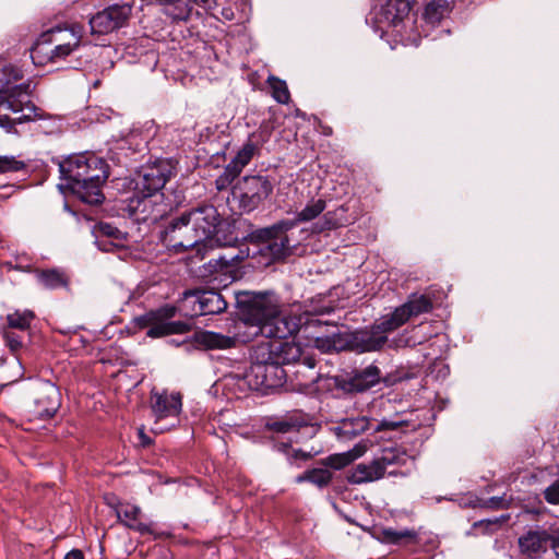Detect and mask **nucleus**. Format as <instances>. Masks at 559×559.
<instances>
[{
  "instance_id": "f257e3e1",
  "label": "nucleus",
  "mask_w": 559,
  "mask_h": 559,
  "mask_svg": "<svg viewBox=\"0 0 559 559\" xmlns=\"http://www.w3.org/2000/svg\"><path fill=\"white\" fill-rule=\"evenodd\" d=\"M242 307V318L236 324L237 332L224 335L203 331L197 336L198 342L210 349L231 348L237 342L247 343L254 336L284 340L300 329L309 316L329 313L332 306L321 297L312 298L307 304L295 302L286 310L273 293L243 292L238 296Z\"/></svg>"
},
{
  "instance_id": "f03ea898",
  "label": "nucleus",
  "mask_w": 559,
  "mask_h": 559,
  "mask_svg": "<svg viewBox=\"0 0 559 559\" xmlns=\"http://www.w3.org/2000/svg\"><path fill=\"white\" fill-rule=\"evenodd\" d=\"M432 309L431 300L425 295H412L408 300L392 312L382 316L368 330L357 331L353 335V346L359 353L376 352L385 346L391 349L411 347L421 343L416 335V328L404 330L401 334L389 338L388 335L412 318L427 313Z\"/></svg>"
},
{
  "instance_id": "7ed1b4c3",
  "label": "nucleus",
  "mask_w": 559,
  "mask_h": 559,
  "mask_svg": "<svg viewBox=\"0 0 559 559\" xmlns=\"http://www.w3.org/2000/svg\"><path fill=\"white\" fill-rule=\"evenodd\" d=\"M59 169L67 188L81 201L102 203V186L108 177V166L103 158L88 153L74 154L63 159Z\"/></svg>"
},
{
  "instance_id": "20e7f679",
  "label": "nucleus",
  "mask_w": 559,
  "mask_h": 559,
  "mask_svg": "<svg viewBox=\"0 0 559 559\" xmlns=\"http://www.w3.org/2000/svg\"><path fill=\"white\" fill-rule=\"evenodd\" d=\"M326 202L323 199H311L302 210L296 212L293 219H282L270 227L258 230L257 238L263 242L261 251L273 260H280L292 252L287 231L299 223L311 222L324 212Z\"/></svg>"
},
{
  "instance_id": "39448f33",
  "label": "nucleus",
  "mask_w": 559,
  "mask_h": 559,
  "mask_svg": "<svg viewBox=\"0 0 559 559\" xmlns=\"http://www.w3.org/2000/svg\"><path fill=\"white\" fill-rule=\"evenodd\" d=\"M251 366L245 374L249 386L253 390L267 391L281 388L286 372L276 360L271 343H260L251 353Z\"/></svg>"
},
{
  "instance_id": "423d86ee",
  "label": "nucleus",
  "mask_w": 559,
  "mask_h": 559,
  "mask_svg": "<svg viewBox=\"0 0 559 559\" xmlns=\"http://www.w3.org/2000/svg\"><path fill=\"white\" fill-rule=\"evenodd\" d=\"M412 457L397 447L384 448L369 463H359L353 467L347 476V480L354 485L372 483L381 479L389 467L406 465Z\"/></svg>"
},
{
  "instance_id": "0eeeda50",
  "label": "nucleus",
  "mask_w": 559,
  "mask_h": 559,
  "mask_svg": "<svg viewBox=\"0 0 559 559\" xmlns=\"http://www.w3.org/2000/svg\"><path fill=\"white\" fill-rule=\"evenodd\" d=\"M520 554L527 559L542 558L549 548L559 557V525L535 526L518 538Z\"/></svg>"
},
{
  "instance_id": "6e6552de",
  "label": "nucleus",
  "mask_w": 559,
  "mask_h": 559,
  "mask_svg": "<svg viewBox=\"0 0 559 559\" xmlns=\"http://www.w3.org/2000/svg\"><path fill=\"white\" fill-rule=\"evenodd\" d=\"M191 222H187V213L174 219L163 231V243L176 251L193 248L201 259L204 258L206 243L197 234Z\"/></svg>"
},
{
  "instance_id": "1a4fd4ad",
  "label": "nucleus",
  "mask_w": 559,
  "mask_h": 559,
  "mask_svg": "<svg viewBox=\"0 0 559 559\" xmlns=\"http://www.w3.org/2000/svg\"><path fill=\"white\" fill-rule=\"evenodd\" d=\"M20 87L2 90L0 93V128L5 132H15L14 127L32 119L36 114L25 109L26 94Z\"/></svg>"
},
{
  "instance_id": "9d476101",
  "label": "nucleus",
  "mask_w": 559,
  "mask_h": 559,
  "mask_svg": "<svg viewBox=\"0 0 559 559\" xmlns=\"http://www.w3.org/2000/svg\"><path fill=\"white\" fill-rule=\"evenodd\" d=\"M127 211L136 223L154 224L166 215L168 205L163 202V194L135 192L128 200Z\"/></svg>"
},
{
  "instance_id": "9b49d317",
  "label": "nucleus",
  "mask_w": 559,
  "mask_h": 559,
  "mask_svg": "<svg viewBox=\"0 0 559 559\" xmlns=\"http://www.w3.org/2000/svg\"><path fill=\"white\" fill-rule=\"evenodd\" d=\"M273 191V185L266 176H246L237 185L235 193L246 212L258 207Z\"/></svg>"
},
{
  "instance_id": "f8f14e48",
  "label": "nucleus",
  "mask_w": 559,
  "mask_h": 559,
  "mask_svg": "<svg viewBox=\"0 0 559 559\" xmlns=\"http://www.w3.org/2000/svg\"><path fill=\"white\" fill-rule=\"evenodd\" d=\"M171 175L170 164L166 160H158L153 165L143 167L135 179V190L139 193L160 194Z\"/></svg>"
},
{
  "instance_id": "ddd939ff",
  "label": "nucleus",
  "mask_w": 559,
  "mask_h": 559,
  "mask_svg": "<svg viewBox=\"0 0 559 559\" xmlns=\"http://www.w3.org/2000/svg\"><path fill=\"white\" fill-rule=\"evenodd\" d=\"M131 14L128 4H114L96 13L90 20L92 34H108L122 27Z\"/></svg>"
},
{
  "instance_id": "4468645a",
  "label": "nucleus",
  "mask_w": 559,
  "mask_h": 559,
  "mask_svg": "<svg viewBox=\"0 0 559 559\" xmlns=\"http://www.w3.org/2000/svg\"><path fill=\"white\" fill-rule=\"evenodd\" d=\"M189 219L207 248L209 243L213 242L212 236L219 223V215L216 207L213 205H202L193 209L187 212V222H189Z\"/></svg>"
},
{
  "instance_id": "2eb2a0df",
  "label": "nucleus",
  "mask_w": 559,
  "mask_h": 559,
  "mask_svg": "<svg viewBox=\"0 0 559 559\" xmlns=\"http://www.w3.org/2000/svg\"><path fill=\"white\" fill-rule=\"evenodd\" d=\"M60 406L58 389L51 383H43L37 391L34 408L29 412L31 419H48Z\"/></svg>"
},
{
  "instance_id": "dca6fc26",
  "label": "nucleus",
  "mask_w": 559,
  "mask_h": 559,
  "mask_svg": "<svg viewBox=\"0 0 559 559\" xmlns=\"http://www.w3.org/2000/svg\"><path fill=\"white\" fill-rule=\"evenodd\" d=\"M151 406L156 417V423L165 418H176L181 411V396L179 393L168 394L166 391H152Z\"/></svg>"
},
{
  "instance_id": "f3484780",
  "label": "nucleus",
  "mask_w": 559,
  "mask_h": 559,
  "mask_svg": "<svg viewBox=\"0 0 559 559\" xmlns=\"http://www.w3.org/2000/svg\"><path fill=\"white\" fill-rule=\"evenodd\" d=\"M23 79V73L21 69L13 64H4L0 69V93L2 94V90H14V87H20V93L26 94V104L25 109L29 112L36 114V107L29 100L31 94V84L29 83H17Z\"/></svg>"
},
{
  "instance_id": "a211bd4d",
  "label": "nucleus",
  "mask_w": 559,
  "mask_h": 559,
  "mask_svg": "<svg viewBox=\"0 0 559 559\" xmlns=\"http://www.w3.org/2000/svg\"><path fill=\"white\" fill-rule=\"evenodd\" d=\"M371 427L372 420L367 416H358L342 419L336 426L332 427V431L338 440L349 441L370 430Z\"/></svg>"
},
{
  "instance_id": "6ab92c4d",
  "label": "nucleus",
  "mask_w": 559,
  "mask_h": 559,
  "mask_svg": "<svg viewBox=\"0 0 559 559\" xmlns=\"http://www.w3.org/2000/svg\"><path fill=\"white\" fill-rule=\"evenodd\" d=\"M411 3L408 0H388L381 5L378 20L389 26H397L409 13Z\"/></svg>"
},
{
  "instance_id": "aec40b11",
  "label": "nucleus",
  "mask_w": 559,
  "mask_h": 559,
  "mask_svg": "<svg viewBox=\"0 0 559 559\" xmlns=\"http://www.w3.org/2000/svg\"><path fill=\"white\" fill-rule=\"evenodd\" d=\"M141 321L148 326L146 335L148 337H162L170 334H182L189 331V324L182 321H164L158 318L144 319Z\"/></svg>"
},
{
  "instance_id": "412c9836",
  "label": "nucleus",
  "mask_w": 559,
  "mask_h": 559,
  "mask_svg": "<svg viewBox=\"0 0 559 559\" xmlns=\"http://www.w3.org/2000/svg\"><path fill=\"white\" fill-rule=\"evenodd\" d=\"M118 519L129 528L134 530L141 534H152L153 531L150 524L141 521V509L131 503H121L117 510Z\"/></svg>"
},
{
  "instance_id": "4be33fe9",
  "label": "nucleus",
  "mask_w": 559,
  "mask_h": 559,
  "mask_svg": "<svg viewBox=\"0 0 559 559\" xmlns=\"http://www.w3.org/2000/svg\"><path fill=\"white\" fill-rule=\"evenodd\" d=\"M255 146L252 143H247L237 153V155L230 160V163L225 167L223 176L219 180H224L227 182L233 181L242 169L250 163L254 155Z\"/></svg>"
},
{
  "instance_id": "5701e85b",
  "label": "nucleus",
  "mask_w": 559,
  "mask_h": 559,
  "mask_svg": "<svg viewBox=\"0 0 559 559\" xmlns=\"http://www.w3.org/2000/svg\"><path fill=\"white\" fill-rule=\"evenodd\" d=\"M199 296V306L193 310L200 316L216 314L223 312L227 307V302L216 290H201Z\"/></svg>"
},
{
  "instance_id": "b1692460",
  "label": "nucleus",
  "mask_w": 559,
  "mask_h": 559,
  "mask_svg": "<svg viewBox=\"0 0 559 559\" xmlns=\"http://www.w3.org/2000/svg\"><path fill=\"white\" fill-rule=\"evenodd\" d=\"M380 380V370L376 366H368L361 371L356 372L349 380V386L353 391L364 392L376 385Z\"/></svg>"
},
{
  "instance_id": "393cba45",
  "label": "nucleus",
  "mask_w": 559,
  "mask_h": 559,
  "mask_svg": "<svg viewBox=\"0 0 559 559\" xmlns=\"http://www.w3.org/2000/svg\"><path fill=\"white\" fill-rule=\"evenodd\" d=\"M346 224H348L346 210L344 206H340L334 211H329L323 214L322 218L313 225L312 233L319 234L325 230L336 229Z\"/></svg>"
},
{
  "instance_id": "a878e982",
  "label": "nucleus",
  "mask_w": 559,
  "mask_h": 559,
  "mask_svg": "<svg viewBox=\"0 0 559 559\" xmlns=\"http://www.w3.org/2000/svg\"><path fill=\"white\" fill-rule=\"evenodd\" d=\"M272 344V350L281 365L290 364L299 359L301 350L297 344L281 341H266Z\"/></svg>"
},
{
  "instance_id": "bb28decb",
  "label": "nucleus",
  "mask_w": 559,
  "mask_h": 559,
  "mask_svg": "<svg viewBox=\"0 0 559 559\" xmlns=\"http://www.w3.org/2000/svg\"><path fill=\"white\" fill-rule=\"evenodd\" d=\"M48 35L40 34L36 43L31 49V58L35 64L44 66L47 62H55V55L52 52V44L48 41Z\"/></svg>"
},
{
  "instance_id": "cd10ccee",
  "label": "nucleus",
  "mask_w": 559,
  "mask_h": 559,
  "mask_svg": "<svg viewBox=\"0 0 559 559\" xmlns=\"http://www.w3.org/2000/svg\"><path fill=\"white\" fill-rule=\"evenodd\" d=\"M332 478H333V473L328 467L320 464V466L311 468V469H307L305 473L297 476L296 481L297 483L309 481V483L318 486L319 488H323V487L329 486Z\"/></svg>"
},
{
  "instance_id": "c85d7f7f",
  "label": "nucleus",
  "mask_w": 559,
  "mask_h": 559,
  "mask_svg": "<svg viewBox=\"0 0 559 559\" xmlns=\"http://www.w3.org/2000/svg\"><path fill=\"white\" fill-rule=\"evenodd\" d=\"M510 519V515H501L493 519H485L473 524L472 528L466 533L468 536L491 535L497 532L503 523Z\"/></svg>"
},
{
  "instance_id": "c756f323",
  "label": "nucleus",
  "mask_w": 559,
  "mask_h": 559,
  "mask_svg": "<svg viewBox=\"0 0 559 559\" xmlns=\"http://www.w3.org/2000/svg\"><path fill=\"white\" fill-rule=\"evenodd\" d=\"M7 329L26 331L29 329L31 323L35 319V314L32 310H15L7 314Z\"/></svg>"
},
{
  "instance_id": "7c9ffc66",
  "label": "nucleus",
  "mask_w": 559,
  "mask_h": 559,
  "mask_svg": "<svg viewBox=\"0 0 559 559\" xmlns=\"http://www.w3.org/2000/svg\"><path fill=\"white\" fill-rule=\"evenodd\" d=\"M39 283L49 289H56L68 286L66 274L59 270H46L38 274Z\"/></svg>"
},
{
  "instance_id": "2f4dec72",
  "label": "nucleus",
  "mask_w": 559,
  "mask_h": 559,
  "mask_svg": "<svg viewBox=\"0 0 559 559\" xmlns=\"http://www.w3.org/2000/svg\"><path fill=\"white\" fill-rule=\"evenodd\" d=\"M69 37L66 43L52 44L53 61L61 60L74 51L81 43L80 34H64Z\"/></svg>"
},
{
  "instance_id": "473e14b6",
  "label": "nucleus",
  "mask_w": 559,
  "mask_h": 559,
  "mask_svg": "<svg viewBox=\"0 0 559 559\" xmlns=\"http://www.w3.org/2000/svg\"><path fill=\"white\" fill-rule=\"evenodd\" d=\"M199 294H201L200 289L186 290L182 294V298L180 299L179 310L185 313V316L189 317H198L200 313L194 312V308L199 306Z\"/></svg>"
},
{
  "instance_id": "72a5a7b5",
  "label": "nucleus",
  "mask_w": 559,
  "mask_h": 559,
  "mask_svg": "<svg viewBox=\"0 0 559 559\" xmlns=\"http://www.w3.org/2000/svg\"><path fill=\"white\" fill-rule=\"evenodd\" d=\"M266 427L277 433L297 432L301 427L299 420L289 418L276 419L267 423Z\"/></svg>"
},
{
  "instance_id": "f704fd0d",
  "label": "nucleus",
  "mask_w": 559,
  "mask_h": 559,
  "mask_svg": "<svg viewBox=\"0 0 559 559\" xmlns=\"http://www.w3.org/2000/svg\"><path fill=\"white\" fill-rule=\"evenodd\" d=\"M269 83L272 88L273 98L280 104H287L289 102L290 94L286 82L275 76H270Z\"/></svg>"
},
{
  "instance_id": "c9c22d12",
  "label": "nucleus",
  "mask_w": 559,
  "mask_h": 559,
  "mask_svg": "<svg viewBox=\"0 0 559 559\" xmlns=\"http://www.w3.org/2000/svg\"><path fill=\"white\" fill-rule=\"evenodd\" d=\"M321 465H324L329 469H342L352 463V459L347 452L334 453L320 461Z\"/></svg>"
},
{
  "instance_id": "e433bc0d",
  "label": "nucleus",
  "mask_w": 559,
  "mask_h": 559,
  "mask_svg": "<svg viewBox=\"0 0 559 559\" xmlns=\"http://www.w3.org/2000/svg\"><path fill=\"white\" fill-rule=\"evenodd\" d=\"M95 238H114V239H124L127 238V234L120 231L117 227L112 226L109 223H99L94 227L93 230Z\"/></svg>"
},
{
  "instance_id": "4c0bfd02",
  "label": "nucleus",
  "mask_w": 559,
  "mask_h": 559,
  "mask_svg": "<svg viewBox=\"0 0 559 559\" xmlns=\"http://www.w3.org/2000/svg\"><path fill=\"white\" fill-rule=\"evenodd\" d=\"M48 37V41L51 44H59V43H66L69 40V37L64 34H80L81 35V28L79 26H72L71 28H61V27H55L47 32H45Z\"/></svg>"
},
{
  "instance_id": "58836bf2",
  "label": "nucleus",
  "mask_w": 559,
  "mask_h": 559,
  "mask_svg": "<svg viewBox=\"0 0 559 559\" xmlns=\"http://www.w3.org/2000/svg\"><path fill=\"white\" fill-rule=\"evenodd\" d=\"M444 10H445L444 5L441 4L440 2H438V1L429 2L425 8L424 19L428 23L435 24L442 20Z\"/></svg>"
},
{
  "instance_id": "ea45409f",
  "label": "nucleus",
  "mask_w": 559,
  "mask_h": 559,
  "mask_svg": "<svg viewBox=\"0 0 559 559\" xmlns=\"http://www.w3.org/2000/svg\"><path fill=\"white\" fill-rule=\"evenodd\" d=\"M127 238L114 239V238H95V243L99 250L104 252H112L126 248Z\"/></svg>"
},
{
  "instance_id": "a19ab883",
  "label": "nucleus",
  "mask_w": 559,
  "mask_h": 559,
  "mask_svg": "<svg viewBox=\"0 0 559 559\" xmlns=\"http://www.w3.org/2000/svg\"><path fill=\"white\" fill-rule=\"evenodd\" d=\"M25 168V163L14 156L0 155V174L16 173Z\"/></svg>"
},
{
  "instance_id": "79ce46f5",
  "label": "nucleus",
  "mask_w": 559,
  "mask_h": 559,
  "mask_svg": "<svg viewBox=\"0 0 559 559\" xmlns=\"http://www.w3.org/2000/svg\"><path fill=\"white\" fill-rule=\"evenodd\" d=\"M2 337L5 342V345L10 348L12 353L17 352L23 346L22 337L17 333L7 328L2 329Z\"/></svg>"
},
{
  "instance_id": "37998d69",
  "label": "nucleus",
  "mask_w": 559,
  "mask_h": 559,
  "mask_svg": "<svg viewBox=\"0 0 559 559\" xmlns=\"http://www.w3.org/2000/svg\"><path fill=\"white\" fill-rule=\"evenodd\" d=\"M177 313V308L175 306L166 305L158 308L155 311H151L144 316V319H155L158 318L164 321H170Z\"/></svg>"
},
{
  "instance_id": "c03bdc74",
  "label": "nucleus",
  "mask_w": 559,
  "mask_h": 559,
  "mask_svg": "<svg viewBox=\"0 0 559 559\" xmlns=\"http://www.w3.org/2000/svg\"><path fill=\"white\" fill-rule=\"evenodd\" d=\"M543 496L548 504L559 506V479L554 480L547 486L543 491Z\"/></svg>"
},
{
  "instance_id": "a18cd8bd",
  "label": "nucleus",
  "mask_w": 559,
  "mask_h": 559,
  "mask_svg": "<svg viewBox=\"0 0 559 559\" xmlns=\"http://www.w3.org/2000/svg\"><path fill=\"white\" fill-rule=\"evenodd\" d=\"M403 424H404L403 420H392V419H386V418H384L380 421H377V423H374L372 420V427L370 428V430H372L374 432L386 431V430H396Z\"/></svg>"
},
{
  "instance_id": "49530a36",
  "label": "nucleus",
  "mask_w": 559,
  "mask_h": 559,
  "mask_svg": "<svg viewBox=\"0 0 559 559\" xmlns=\"http://www.w3.org/2000/svg\"><path fill=\"white\" fill-rule=\"evenodd\" d=\"M384 535L389 542L394 543V544H399V543H401L402 539H405V538L413 539L415 537V533L409 530H404V531L388 530L384 532Z\"/></svg>"
},
{
  "instance_id": "de8ad7c7",
  "label": "nucleus",
  "mask_w": 559,
  "mask_h": 559,
  "mask_svg": "<svg viewBox=\"0 0 559 559\" xmlns=\"http://www.w3.org/2000/svg\"><path fill=\"white\" fill-rule=\"evenodd\" d=\"M371 445H372L371 441L361 440L358 443H356L353 449H350L346 452L349 455V457L352 459V462H354L355 460L361 457Z\"/></svg>"
},
{
  "instance_id": "09e8293b",
  "label": "nucleus",
  "mask_w": 559,
  "mask_h": 559,
  "mask_svg": "<svg viewBox=\"0 0 559 559\" xmlns=\"http://www.w3.org/2000/svg\"><path fill=\"white\" fill-rule=\"evenodd\" d=\"M316 345H317V347L322 348L326 352L340 348L334 340L333 341H331L329 338L323 340L321 337H317Z\"/></svg>"
},
{
  "instance_id": "8fccbe9b",
  "label": "nucleus",
  "mask_w": 559,
  "mask_h": 559,
  "mask_svg": "<svg viewBox=\"0 0 559 559\" xmlns=\"http://www.w3.org/2000/svg\"><path fill=\"white\" fill-rule=\"evenodd\" d=\"M64 559H84V555L80 549H72L64 556Z\"/></svg>"
},
{
  "instance_id": "3c124183",
  "label": "nucleus",
  "mask_w": 559,
  "mask_h": 559,
  "mask_svg": "<svg viewBox=\"0 0 559 559\" xmlns=\"http://www.w3.org/2000/svg\"><path fill=\"white\" fill-rule=\"evenodd\" d=\"M293 452L295 459L308 460L311 456L309 453L302 452L300 450H293Z\"/></svg>"
},
{
  "instance_id": "603ef678",
  "label": "nucleus",
  "mask_w": 559,
  "mask_h": 559,
  "mask_svg": "<svg viewBox=\"0 0 559 559\" xmlns=\"http://www.w3.org/2000/svg\"><path fill=\"white\" fill-rule=\"evenodd\" d=\"M139 436H140L141 443L143 447H147L151 443V439L145 436L142 428L139 430Z\"/></svg>"
},
{
  "instance_id": "864d4df0",
  "label": "nucleus",
  "mask_w": 559,
  "mask_h": 559,
  "mask_svg": "<svg viewBox=\"0 0 559 559\" xmlns=\"http://www.w3.org/2000/svg\"><path fill=\"white\" fill-rule=\"evenodd\" d=\"M501 502H502V499L501 498H491L489 500V506L492 507V508H500L501 507Z\"/></svg>"
},
{
  "instance_id": "5fc2aeb1",
  "label": "nucleus",
  "mask_w": 559,
  "mask_h": 559,
  "mask_svg": "<svg viewBox=\"0 0 559 559\" xmlns=\"http://www.w3.org/2000/svg\"><path fill=\"white\" fill-rule=\"evenodd\" d=\"M188 3H193V4H197V5H200V7H205L210 0H187Z\"/></svg>"
},
{
  "instance_id": "6e6d98bb",
  "label": "nucleus",
  "mask_w": 559,
  "mask_h": 559,
  "mask_svg": "<svg viewBox=\"0 0 559 559\" xmlns=\"http://www.w3.org/2000/svg\"><path fill=\"white\" fill-rule=\"evenodd\" d=\"M440 372H442L443 376L448 374L449 373V367L443 365L442 369L440 370Z\"/></svg>"
},
{
  "instance_id": "4d7b16f0",
  "label": "nucleus",
  "mask_w": 559,
  "mask_h": 559,
  "mask_svg": "<svg viewBox=\"0 0 559 559\" xmlns=\"http://www.w3.org/2000/svg\"><path fill=\"white\" fill-rule=\"evenodd\" d=\"M164 429H165L164 427H156V428H154V431L155 432H163Z\"/></svg>"
},
{
  "instance_id": "13d9d810",
  "label": "nucleus",
  "mask_w": 559,
  "mask_h": 559,
  "mask_svg": "<svg viewBox=\"0 0 559 559\" xmlns=\"http://www.w3.org/2000/svg\"><path fill=\"white\" fill-rule=\"evenodd\" d=\"M388 474H389V475H396V474H397V472H396L395 469H392V471H389V472H388Z\"/></svg>"
},
{
  "instance_id": "bf43d9fd",
  "label": "nucleus",
  "mask_w": 559,
  "mask_h": 559,
  "mask_svg": "<svg viewBox=\"0 0 559 559\" xmlns=\"http://www.w3.org/2000/svg\"><path fill=\"white\" fill-rule=\"evenodd\" d=\"M288 447L286 444H282V449L283 451H285Z\"/></svg>"
}]
</instances>
